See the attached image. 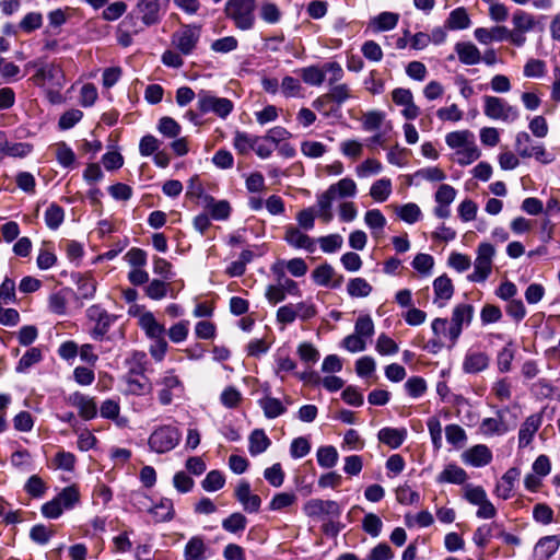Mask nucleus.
Wrapping results in <instances>:
<instances>
[{
  "instance_id": "28",
  "label": "nucleus",
  "mask_w": 560,
  "mask_h": 560,
  "mask_svg": "<svg viewBox=\"0 0 560 560\" xmlns=\"http://www.w3.org/2000/svg\"><path fill=\"white\" fill-rule=\"evenodd\" d=\"M520 474H521L520 470L517 468L513 467V468H510L502 476L501 480L498 482V485L495 487V492L500 498H502L504 500L511 498L513 490H514L515 481L518 479Z\"/></svg>"
},
{
  "instance_id": "13",
  "label": "nucleus",
  "mask_w": 560,
  "mask_h": 560,
  "mask_svg": "<svg viewBox=\"0 0 560 560\" xmlns=\"http://www.w3.org/2000/svg\"><path fill=\"white\" fill-rule=\"evenodd\" d=\"M283 240L289 246L296 249H305L310 253H314L316 249L315 241L293 224L284 226Z\"/></svg>"
},
{
  "instance_id": "26",
  "label": "nucleus",
  "mask_w": 560,
  "mask_h": 560,
  "mask_svg": "<svg viewBox=\"0 0 560 560\" xmlns=\"http://www.w3.org/2000/svg\"><path fill=\"white\" fill-rule=\"evenodd\" d=\"M455 51L462 63L474 66L481 61V52L476 45L469 42L457 43Z\"/></svg>"
},
{
  "instance_id": "42",
  "label": "nucleus",
  "mask_w": 560,
  "mask_h": 560,
  "mask_svg": "<svg viewBox=\"0 0 560 560\" xmlns=\"http://www.w3.org/2000/svg\"><path fill=\"white\" fill-rule=\"evenodd\" d=\"M327 94L332 103H336L338 106H340L352 97V90L346 83H338L331 85Z\"/></svg>"
},
{
  "instance_id": "2",
  "label": "nucleus",
  "mask_w": 560,
  "mask_h": 560,
  "mask_svg": "<svg viewBox=\"0 0 560 560\" xmlns=\"http://www.w3.org/2000/svg\"><path fill=\"white\" fill-rule=\"evenodd\" d=\"M256 0H228L224 13L241 31L252 30L255 25Z\"/></svg>"
},
{
  "instance_id": "57",
  "label": "nucleus",
  "mask_w": 560,
  "mask_h": 560,
  "mask_svg": "<svg viewBox=\"0 0 560 560\" xmlns=\"http://www.w3.org/2000/svg\"><path fill=\"white\" fill-rule=\"evenodd\" d=\"M15 301V282L10 278H5L0 285V305H7Z\"/></svg>"
},
{
  "instance_id": "6",
  "label": "nucleus",
  "mask_w": 560,
  "mask_h": 560,
  "mask_svg": "<svg viewBox=\"0 0 560 560\" xmlns=\"http://www.w3.org/2000/svg\"><path fill=\"white\" fill-rule=\"evenodd\" d=\"M495 249L490 243H480L474 261V272L468 276L471 282H483L492 271Z\"/></svg>"
},
{
  "instance_id": "7",
  "label": "nucleus",
  "mask_w": 560,
  "mask_h": 560,
  "mask_svg": "<svg viewBox=\"0 0 560 560\" xmlns=\"http://www.w3.org/2000/svg\"><path fill=\"white\" fill-rule=\"evenodd\" d=\"M197 96V107L202 114L213 113L221 118H225L233 110L234 105L229 98L218 97L205 90H201Z\"/></svg>"
},
{
  "instance_id": "19",
  "label": "nucleus",
  "mask_w": 560,
  "mask_h": 560,
  "mask_svg": "<svg viewBox=\"0 0 560 560\" xmlns=\"http://www.w3.org/2000/svg\"><path fill=\"white\" fill-rule=\"evenodd\" d=\"M541 423L542 417L540 413H533L525 419L518 431L520 447H526L530 444Z\"/></svg>"
},
{
  "instance_id": "35",
  "label": "nucleus",
  "mask_w": 560,
  "mask_h": 560,
  "mask_svg": "<svg viewBox=\"0 0 560 560\" xmlns=\"http://www.w3.org/2000/svg\"><path fill=\"white\" fill-rule=\"evenodd\" d=\"M470 18L465 8L453 10L446 20V26L450 30H465L470 26Z\"/></svg>"
},
{
  "instance_id": "9",
  "label": "nucleus",
  "mask_w": 560,
  "mask_h": 560,
  "mask_svg": "<svg viewBox=\"0 0 560 560\" xmlns=\"http://www.w3.org/2000/svg\"><path fill=\"white\" fill-rule=\"evenodd\" d=\"M200 38V26L185 24L172 35V45L183 55H190Z\"/></svg>"
},
{
  "instance_id": "32",
  "label": "nucleus",
  "mask_w": 560,
  "mask_h": 560,
  "mask_svg": "<svg viewBox=\"0 0 560 560\" xmlns=\"http://www.w3.org/2000/svg\"><path fill=\"white\" fill-rule=\"evenodd\" d=\"M248 451L253 456L264 453L271 443L270 439L261 429L254 430L248 438Z\"/></svg>"
},
{
  "instance_id": "59",
  "label": "nucleus",
  "mask_w": 560,
  "mask_h": 560,
  "mask_svg": "<svg viewBox=\"0 0 560 560\" xmlns=\"http://www.w3.org/2000/svg\"><path fill=\"white\" fill-rule=\"evenodd\" d=\"M326 145L319 141H303L301 143V152L311 159H317L323 156L326 153Z\"/></svg>"
},
{
  "instance_id": "61",
  "label": "nucleus",
  "mask_w": 560,
  "mask_h": 560,
  "mask_svg": "<svg viewBox=\"0 0 560 560\" xmlns=\"http://www.w3.org/2000/svg\"><path fill=\"white\" fill-rule=\"evenodd\" d=\"M362 527L372 537H377L382 532L383 523L376 514L368 513L362 521Z\"/></svg>"
},
{
  "instance_id": "43",
  "label": "nucleus",
  "mask_w": 560,
  "mask_h": 560,
  "mask_svg": "<svg viewBox=\"0 0 560 560\" xmlns=\"http://www.w3.org/2000/svg\"><path fill=\"white\" fill-rule=\"evenodd\" d=\"M257 141V136H252L246 132L236 131L233 140L234 148L240 154H247L253 150V145Z\"/></svg>"
},
{
  "instance_id": "21",
  "label": "nucleus",
  "mask_w": 560,
  "mask_h": 560,
  "mask_svg": "<svg viewBox=\"0 0 560 560\" xmlns=\"http://www.w3.org/2000/svg\"><path fill=\"white\" fill-rule=\"evenodd\" d=\"M464 463L474 467H482L488 465L492 459L490 448L483 444L475 445L463 453Z\"/></svg>"
},
{
  "instance_id": "29",
  "label": "nucleus",
  "mask_w": 560,
  "mask_h": 560,
  "mask_svg": "<svg viewBox=\"0 0 560 560\" xmlns=\"http://www.w3.org/2000/svg\"><path fill=\"white\" fill-rule=\"evenodd\" d=\"M466 479V471L455 464L446 465L445 468L436 476V482L439 483L462 485Z\"/></svg>"
},
{
  "instance_id": "54",
  "label": "nucleus",
  "mask_w": 560,
  "mask_h": 560,
  "mask_svg": "<svg viewBox=\"0 0 560 560\" xmlns=\"http://www.w3.org/2000/svg\"><path fill=\"white\" fill-rule=\"evenodd\" d=\"M225 483L223 474L219 470H211L207 474L201 485L206 491L213 492L221 489Z\"/></svg>"
},
{
  "instance_id": "63",
  "label": "nucleus",
  "mask_w": 560,
  "mask_h": 560,
  "mask_svg": "<svg viewBox=\"0 0 560 560\" xmlns=\"http://www.w3.org/2000/svg\"><path fill=\"white\" fill-rule=\"evenodd\" d=\"M158 130L168 138H176L180 133V126L171 117H162L158 125Z\"/></svg>"
},
{
  "instance_id": "38",
  "label": "nucleus",
  "mask_w": 560,
  "mask_h": 560,
  "mask_svg": "<svg viewBox=\"0 0 560 560\" xmlns=\"http://www.w3.org/2000/svg\"><path fill=\"white\" fill-rule=\"evenodd\" d=\"M373 288L364 278L350 279L347 284V292L352 298H366L371 294Z\"/></svg>"
},
{
  "instance_id": "20",
  "label": "nucleus",
  "mask_w": 560,
  "mask_h": 560,
  "mask_svg": "<svg viewBox=\"0 0 560 560\" xmlns=\"http://www.w3.org/2000/svg\"><path fill=\"white\" fill-rule=\"evenodd\" d=\"M235 497L247 512L254 513L260 508V498L257 494L250 493V486L245 480H242L237 485L235 489Z\"/></svg>"
},
{
  "instance_id": "12",
  "label": "nucleus",
  "mask_w": 560,
  "mask_h": 560,
  "mask_svg": "<svg viewBox=\"0 0 560 560\" xmlns=\"http://www.w3.org/2000/svg\"><path fill=\"white\" fill-rule=\"evenodd\" d=\"M162 389L159 392V400L166 406L173 401L174 397H178L184 392V385L173 371H168L161 378Z\"/></svg>"
},
{
  "instance_id": "4",
  "label": "nucleus",
  "mask_w": 560,
  "mask_h": 560,
  "mask_svg": "<svg viewBox=\"0 0 560 560\" xmlns=\"http://www.w3.org/2000/svg\"><path fill=\"white\" fill-rule=\"evenodd\" d=\"M483 114L492 120L512 124L520 118L517 107L497 96H483Z\"/></svg>"
},
{
  "instance_id": "31",
  "label": "nucleus",
  "mask_w": 560,
  "mask_h": 560,
  "mask_svg": "<svg viewBox=\"0 0 560 560\" xmlns=\"http://www.w3.org/2000/svg\"><path fill=\"white\" fill-rule=\"evenodd\" d=\"M259 407L262 409L264 415L268 419H275L287 411L284 404L275 397L265 396L258 401Z\"/></svg>"
},
{
  "instance_id": "10",
  "label": "nucleus",
  "mask_w": 560,
  "mask_h": 560,
  "mask_svg": "<svg viewBox=\"0 0 560 560\" xmlns=\"http://www.w3.org/2000/svg\"><path fill=\"white\" fill-rule=\"evenodd\" d=\"M86 316L89 320L93 323V328L91 330L92 338L95 340H103L115 320V317L98 305L90 306L86 310Z\"/></svg>"
},
{
  "instance_id": "30",
  "label": "nucleus",
  "mask_w": 560,
  "mask_h": 560,
  "mask_svg": "<svg viewBox=\"0 0 560 560\" xmlns=\"http://www.w3.org/2000/svg\"><path fill=\"white\" fill-rule=\"evenodd\" d=\"M207 546L200 536L191 537L184 549L185 560H205Z\"/></svg>"
},
{
  "instance_id": "8",
  "label": "nucleus",
  "mask_w": 560,
  "mask_h": 560,
  "mask_svg": "<svg viewBox=\"0 0 560 560\" xmlns=\"http://www.w3.org/2000/svg\"><path fill=\"white\" fill-rule=\"evenodd\" d=\"M512 25V44L522 47L526 43V34L535 28L536 20L532 13L517 9L513 12Z\"/></svg>"
},
{
  "instance_id": "33",
  "label": "nucleus",
  "mask_w": 560,
  "mask_h": 560,
  "mask_svg": "<svg viewBox=\"0 0 560 560\" xmlns=\"http://www.w3.org/2000/svg\"><path fill=\"white\" fill-rule=\"evenodd\" d=\"M149 512L156 522H168L174 517V504L168 498H163Z\"/></svg>"
},
{
  "instance_id": "40",
  "label": "nucleus",
  "mask_w": 560,
  "mask_h": 560,
  "mask_svg": "<svg viewBox=\"0 0 560 560\" xmlns=\"http://www.w3.org/2000/svg\"><path fill=\"white\" fill-rule=\"evenodd\" d=\"M392 194V182L388 178H381L373 183L370 188L371 197L378 202L387 200Z\"/></svg>"
},
{
  "instance_id": "56",
  "label": "nucleus",
  "mask_w": 560,
  "mask_h": 560,
  "mask_svg": "<svg viewBox=\"0 0 560 560\" xmlns=\"http://www.w3.org/2000/svg\"><path fill=\"white\" fill-rule=\"evenodd\" d=\"M382 164L375 159H366L355 167V174L360 178H365L371 175L381 173Z\"/></svg>"
},
{
  "instance_id": "24",
  "label": "nucleus",
  "mask_w": 560,
  "mask_h": 560,
  "mask_svg": "<svg viewBox=\"0 0 560 560\" xmlns=\"http://www.w3.org/2000/svg\"><path fill=\"white\" fill-rule=\"evenodd\" d=\"M378 441L390 448H398L407 438V430L405 428H383L377 434Z\"/></svg>"
},
{
  "instance_id": "44",
  "label": "nucleus",
  "mask_w": 560,
  "mask_h": 560,
  "mask_svg": "<svg viewBox=\"0 0 560 560\" xmlns=\"http://www.w3.org/2000/svg\"><path fill=\"white\" fill-rule=\"evenodd\" d=\"M247 520L242 513H233L222 521V527L229 533H240L246 528Z\"/></svg>"
},
{
  "instance_id": "51",
  "label": "nucleus",
  "mask_w": 560,
  "mask_h": 560,
  "mask_svg": "<svg viewBox=\"0 0 560 560\" xmlns=\"http://www.w3.org/2000/svg\"><path fill=\"white\" fill-rule=\"evenodd\" d=\"M354 332L365 341L374 335V323L370 315H361L354 325Z\"/></svg>"
},
{
  "instance_id": "27",
  "label": "nucleus",
  "mask_w": 560,
  "mask_h": 560,
  "mask_svg": "<svg viewBox=\"0 0 560 560\" xmlns=\"http://www.w3.org/2000/svg\"><path fill=\"white\" fill-rule=\"evenodd\" d=\"M431 329L434 337L450 342L448 348H453L458 341L459 336L451 335V331H453V326L451 325V320L446 318L439 317L433 319L431 323Z\"/></svg>"
},
{
  "instance_id": "36",
  "label": "nucleus",
  "mask_w": 560,
  "mask_h": 560,
  "mask_svg": "<svg viewBox=\"0 0 560 560\" xmlns=\"http://www.w3.org/2000/svg\"><path fill=\"white\" fill-rule=\"evenodd\" d=\"M399 15L394 12H382L371 21V26L377 32L390 31L396 27Z\"/></svg>"
},
{
  "instance_id": "64",
  "label": "nucleus",
  "mask_w": 560,
  "mask_h": 560,
  "mask_svg": "<svg viewBox=\"0 0 560 560\" xmlns=\"http://www.w3.org/2000/svg\"><path fill=\"white\" fill-rule=\"evenodd\" d=\"M375 348L382 355L395 354L399 350L398 345L385 334L378 336Z\"/></svg>"
},
{
  "instance_id": "16",
  "label": "nucleus",
  "mask_w": 560,
  "mask_h": 560,
  "mask_svg": "<svg viewBox=\"0 0 560 560\" xmlns=\"http://www.w3.org/2000/svg\"><path fill=\"white\" fill-rule=\"evenodd\" d=\"M68 402L78 409L79 416L84 420L94 419L97 415V405L93 397L75 392L68 397Z\"/></svg>"
},
{
  "instance_id": "47",
  "label": "nucleus",
  "mask_w": 560,
  "mask_h": 560,
  "mask_svg": "<svg viewBox=\"0 0 560 560\" xmlns=\"http://www.w3.org/2000/svg\"><path fill=\"white\" fill-rule=\"evenodd\" d=\"M207 208L214 220H226L231 213V206L226 200L214 201L213 198H210Z\"/></svg>"
},
{
  "instance_id": "62",
  "label": "nucleus",
  "mask_w": 560,
  "mask_h": 560,
  "mask_svg": "<svg viewBox=\"0 0 560 560\" xmlns=\"http://www.w3.org/2000/svg\"><path fill=\"white\" fill-rule=\"evenodd\" d=\"M445 435L448 443L455 446H463L466 442L465 430L458 424H450L445 428Z\"/></svg>"
},
{
  "instance_id": "1",
  "label": "nucleus",
  "mask_w": 560,
  "mask_h": 560,
  "mask_svg": "<svg viewBox=\"0 0 560 560\" xmlns=\"http://www.w3.org/2000/svg\"><path fill=\"white\" fill-rule=\"evenodd\" d=\"M445 142L454 150V161L466 166L477 161L481 151L478 148L475 135L470 130H456L445 136Z\"/></svg>"
},
{
  "instance_id": "18",
  "label": "nucleus",
  "mask_w": 560,
  "mask_h": 560,
  "mask_svg": "<svg viewBox=\"0 0 560 560\" xmlns=\"http://www.w3.org/2000/svg\"><path fill=\"white\" fill-rule=\"evenodd\" d=\"M474 317V306L470 304H457L452 311L451 325L453 336L462 335L463 328L469 326Z\"/></svg>"
},
{
  "instance_id": "52",
  "label": "nucleus",
  "mask_w": 560,
  "mask_h": 560,
  "mask_svg": "<svg viewBox=\"0 0 560 560\" xmlns=\"http://www.w3.org/2000/svg\"><path fill=\"white\" fill-rule=\"evenodd\" d=\"M42 360V351L40 349L34 347L28 349L20 359L19 364L16 366L18 372H25L32 365L38 363Z\"/></svg>"
},
{
  "instance_id": "60",
  "label": "nucleus",
  "mask_w": 560,
  "mask_h": 560,
  "mask_svg": "<svg viewBox=\"0 0 560 560\" xmlns=\"http://www.w3.org/2000/svg\"><path fill=\"white\" fill-rule=\"evenodd\" d=\"M532 158H535L541 164L548 165L556 161L557 154L553 151H549L542 143L532 145L530 149Z\"/></svg>"
},
{
  "instance_id": "46",
  "label": "nucleus",
  "mask_w": 560,
  "mask_h": 560,
  "mask_svg": "<svg viewBox=\"0 0 560 560\" xmlns=\"http://www.w3.org/2000/svg\"><path fill=\"white\" fill-rule=\"evenodd\" d=\"M119 404L113 399L103 401L100 408V412L103 418L116 420L117 424L121 427L126 423V420L119 419Z\"/></svg>"
},
{
  "instance_id": "45",
  "label": "nucleus",
  "mask_w": 560,
  "mask_h": 560,
  "mask_svg": "<svg viewBox=\"0 0 560 560\" xmlns=\"http://www.w3.org/2000/svg\"><path fill=\"white\" fill-rule=\"evenodd\" d=\"M65 211L57 205H50L45 211V222L50 230H57L63 222Z\"/></svg>"
},
{
  "instance_id": "53",
  "label": "nucleus",
  "mask_w": 560,
  "mask_h": 560,
  "mask_svg": "<svg viewBox=\"0 0 560 560\" xmlns=\"http://www.w3.org/2000/svg\"><path fill=\"white\" fill-rule=\"evenodd\" d=\"M335 275L334 268L329 264L319 265L312 272V278L318 285H328Z\"/></svg>"
},
{
  "instance_id": "58",
  "label": "nucleus",
  "mask_w": 560,
  "mask_h": 560,
  "mask_svg": "<svg viewBox=\"0 0 560 560\" xmlns=\"http://www.w3.org/2000/svg\"><path fill=\"white\" fill-rule=\"evenodd\" d=\"M397 213L402 221L409 224L417 222L421 217V210L419 206L413 202L401 206Z\"/></svg>"
},
{
  "instance_id": "15",
  "label": "nucleus",
  "mask_w": 560,
  "mask_h": 560,
  "mask_svg": "<svg viewBox=\"0 0 560 560\" xmlns=\"http://www.w3.org/2000/svg\"><path fill=\"white\" fill-rule=\"evenodd\" d=\"M161 0H139L135 12L145 26H152L161 21Z\"/></svg>"
},
{
  "instance_id": "17",
  "label": "nucleus",
  "mask_w": 560,
  "mask_h": 560,
  "mask_svg": "<svg viewBox=\"0 0 560 560\" xmlns=\"http://www.w3.org/2000/svg\"><path fill=\"white\" fill-rule=\"evenodd\" d=\"M490 357L479 350L469 349L463 360L462 369L466 374H477L488 369Z\"/></svg>"
},
{
  "instance_id": "39",
  "label": "nucleus",
  "mask_w": 560,
  "mask_h": 560,
  "mask_svg": "<svg viewBox=\"0 0 560 560\" xmlns=\"http://www.w3.org/2000/svg\"><path fill=\"white\" fill-rule=\"evenodd\" d=\"M317 463L323 468H332L336 466L339 455L336 447L328 445L322 446L316 453Z\"/></svg>"
},
{
  "instance_id": "3",
  "label": "nucleus",
  "mask_w": 560,
  "mask_h": 560,
  "mask_svg": "<svg viewBox=\"0 0 560 560\" xmlns=\"http://www.w3.org/2000/svg\"><path fill=\"white\" fill-rule=\"evenodd\" d=\"M25 69L35 70L31 80L39 88L49 84L54 88L61 89L65 84L63 72L60 66L55 62L46 63L40 59L32 60L25 65Z\"/></svg>"
},
{
  "instance_id": "25",
  "label": "nucleus",
  "mask_w": 560,
  "mask_h": 560,
  "mask_svg": "<svg viewBox=\"0 0 560 560\" xmlns=\"http://www.w3.org/2000/svg\"><path fill=\"white\" fill-rule=\"evenodd\" d=\"M560 539L558 536H545L538 540L534 548L536 560H548L559 548Z\"/></svg>"
},
{
  "instance_id": "41",
  "label": "nucleus",
  "mask_w": 560,
  "mask_h": 560,
  "mask_svg": "<svg viewBox=\"0 0 560 560\" xmlns=\"http://www.w3.org/2000/svg\"><path fill=\"white\" fill-rule=\"evenodd\" d=\"M170 287V283L165 282L164 280L153 279L145 287V294L151 300L159 301L167 295Z\"/></svg>"
},
{
  "instance_id": "48",
  "label": "nucleus",
  "mask_w": 560,
  "mask_h": 560,
  "mask_svg": "<svg viewBox=\"0 0 560 560\" xmlns=\"http://www.w3.org/2000/svg\"><path fill=\"white\" fill-rule=\"evenodd\" d=\"M80 499L79 491L75 487L70 486L65 488L57 497L56 500L60 503V505L65 509L73 508Z\"/></svg>"
},
{
  "instance_id": "22",
  "label": "nucleus",
  "mask_w": 560,
  "mask_h": 560,
  "mask_svg": "<svg viewBox=\"0 0 560 560\" xmlns=\"http://www.w3.org/2000/svg\"><path fill=\"white\" fill-rule=\"evenodd\" d=\"M434 303L440 307H444L454 294V285L452 280L446 276H440L433 281Z\"/></svg>"
},
{
  "instance_id": "50",
  "label": "nucleus",
  "mask_w": 560,
  "mask_h": 560,
  "mask_svg": "<svg viewBox=\"0 0 560 560\" xmlns=\"http://www.w3.org/2000/svg\"><path fill=\"white\" fill-rule=\"evenodd\" d=\"M480 430L486 435L503 434L506 431V427L503 420L499 418H486L480 424Z\"/></svg>"
},
{
  "instance_id": "34",
  "label": "nucleus",
  "mask_w": 560,
  "mask_h": 560,
  "mask_svg": "<svg viewBox=\"0 0 560 560\" xmlns=\"http://www.w3.org/2000/svg\"><path fill=\"white\" fill-rule=\"evenodd\" d=\"M299 74L302 80L313 86H319L325 81L324 66H308L299 70Z\"/></svg>"
},
{
  "instance_id": "14",
  "label": "nucleus",
  "mask_w": 560,
  "mask_h": 560,
  "mask_svg": "<svg viewBox=\"0 0 560 560\" xmlns=\"http://www.w3.org/2000/svg\"><path fill=\"white\" fill-rule=\"evenodd\" d=\"M393 102L402 106L401 115L408 119H416L420 114V108L413 102V94L409 89L397 88L392 92Z\"/></svg>"
},
{
  "instance_id": "5",
  "label": "nucleus",
  "mask_w": 560,
  "mask_h": 560,
  "mask_svg": "<svg viewBox=\"0 0 560 560\" xmlns=\"http://www.w3.org/2000/svg\"><path fill=\"white\" fill-rule=\"evenodd\" d=\"M180 438L182 435L177 428L162 425L151 433L148 443L151 451L163 454L175 448Z\"/></svg>"
},
{
  "instance_id": "55",
  "label": "nucleus",
  "mask_w": 560,
  "mask_h": 560,
  "mask_svg": "<svg viewBox=\"0 0 560 560\" xmlns=\"http://www.w3.org/2000/svg\"><path fill=\"white\" fill-rule=\"evenodd\" d=\"M532 145L535 144L533 143L530 136L526 131H520L516 133L515 150L517 151L520 156L532 158Z\"/></svg>"
},
{
  "instance_id": "37",
  "label": "nucleus",
  "mask_w": 560,
  "mask_h": 560,
  "mask_svg": "<svg viewBox=\"0 0 560 560\" xmlns=\"http://www.w3.org/2000/svg\"><path fill=\"white\" fill-rule=\"evenodd\" d=\"M330 192L337 198L354 197L357 194V184L352 178L345 177L328 187Z\"/></svg>"
},
{
  "instance_id": "49",
  "label": "nucleus",
  "mask_w": 560,
  "mask_h": 560,
  "mask_svg": "<svg viewBox=\"0 0 560 560\" xmlns=\"http://www.w3.org/2000/svg\"><path fill=\"white\" fill-rule=\"evenodd\" d=\"M339 150L345 156L357 160L363 153V144L358 140L348 139L340 142Z\"/></svg>"
},
{
  "instance_id": "11",
  "label": "nucleus",
  "mask_w": 560,
  "mask_h": 560,
  "mask_svg": "<svg viewBox=\"0 0 560 560\" xmlns=\"http://www.w3.org/2000/svg\"><path fill=\"white\" fill-rule=\"evenodd\" d=\"M303 512L311 518L338 517L341 514V509L332 500L311 499L303 505Z\"/></svg>"
},
{
  "instance_id": "23",
  "label": "nucleus",
  "mask_w": 560,
  "mask_h": 560,
  "mask_svg": "<svg viewBox=\"0 0 560 560\" xmlns=\"http://www.w3.org/2000/svg\"><path fill=\"white\" fill-rule=\"evenodd\" d=\"M139 326L144 331L145 336L153 340L159 337L165 336V327L160 324L152 312H144L139 316Z\"/></svg>"
}]
</instances>
